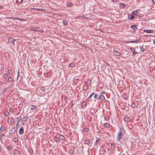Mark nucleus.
Listing matches in <instances>:
<instances>
[{"label": "nucleus", "mask_w": 155, "mask_h": 155, "mask_svg": "<svg viewBox=\"0 0 155 155\" xmlns=\"http://www.w3.org/2000/svg\"><path fill=\"white\" fill-rule=\"evenodd\" d=\"M124 130L122 128H120V130L118 132V134L117 137V141H119L121 138V137L123 136L125 133Z\"/></svg>", "instance_id": "1"}, {"label": "nucleus", "mask_w": 155, "mask_h": 155, "mask_svg": "<svg viewBox=\"0 0 155 155\" xmlns=\"http://www.w3.org/2000/svg\"><path fill=\"white\" fill-rule=\"evenodd\" d=\"M84 143L85 144H87L88 146L90 147L91 145V143H90L89 140H85L84 141Z\"/></svg>", "instance_id": "2"}, {"label": "nucleus", "mask_w": 155, "mask_h": 155, "mask_svg": "<svg viewBox=\"0 0 155 155\" xmlns=\"http://www.w3.org/2000/svg\"><path fill=\"white\" fill-rule=\"evenodd\" d=\"M16 131V130L15 129V127H13L10 130L9 134H14L15 132Z\"/></svg>", "instance_id": "3"}, {"label": "nucleus", "mask_w": 155, "mask_h": 155, "mask_svg": "<svg viewBox=\"0 0 155 155\" xmlns=\"http://www.w3.org/2000/svg\"><path fill=\"white\" fill-rule=\"evenodd\" d=\"M113 54L114 55L117 56H120V53L119 52L117 51H114L113 52Z\"/></svg>", "instance_id": "4"}, {"label": "nucleus", "mask_w": 155, "mask_h": 155, "mask_svg": "<svg viewBox=\"0 0 155 155\" xmlns=\"http://www.w3.org/2000/svg\"><path fill=\"white\" fill-rule=\"evenodd\" d=\"M143 31L145 32H146V33H153V30H143Z\"/></svg>", "instance_id": "5"}, {"label": "nucleus", "mask_w": 155, "mask_h": 155, "mask_svg": "<svg viewBox=\"0 0 155 155\" xmlns=\"http://www.w3.org/2000/svg\"><path fill=\"white\" fill-rule=\"evenodd\" d=\"M15 40L11 38H9L8 39L9 42L13 44V43H14V42L15 41Z\"/></svg>", "instance_id": "6"}, {"label": "nucleus", "mask_w": 155, "mask_h": 155, "mask_svg": "<svg viewBox=\"0 0 155 155\" xmlns=\"http://www.w3.org/2000/svg\"><path fill=\"white\" fill-rule=\"evenodd\" d=\"M138 11V10L133 11L132 12L131 14L132 15H136V16H138L139 18H140V17H141V16H139L138 15H136V14H137V12Z\"/></svg>", "instance_id": "7"}, {"label": "nucleus", "mask_w": 155, "mask_h": 155, "mask_svg": "<svg viewBox=\"0 0 155 155\" xmlns=\"http://www.w3.org/2000/svg\"><path fill=\"white\" fill-rule=\"evenodd\" d=\"M30 108L31 110H35L36 108V106L34 105H31L29 107V108Z\"/></svg>", "instance_id": "8"}, {"label": "nucleus", "mask_w": 155, "mask_h": 155, "mask_svg": "<svg viewBox=\"0 0 155 155\" xmlns=\"http://www.w3.org/2000/svg\"><path fill=\"white\" fill-rule=\"evenodd\" d=\"M24 133V129L22 127H21L19 130V134H23Z\"/></svg>", "instance_id": "9"}, {"label": "nucleus", "mask_w": 155, "mask_h": 155, "mask_svg": "<svg viewBox=\"0 0 155 155\" xmlns=\"http://www.w3.org/2000/svg\"><path fill=\"white\" fill-rule=\"evenodd\" d=\"M130 120L129 117H127V115H126V116L124 118V120L126 122H129Z\"/></svg>", "instance_id": "10"}, {"label": "nucleus", "mask_w": 155, "mask_h": 155, "mask_svg": "<svg viewBox=\"0 0 155 155\" xmlns=\"http://www.w3.org/2000/svg\"><path fill=\"white\" fill-rule=\"evenodd\" d=\"M139 41V40H136L135 41H131L127 42H125V43H138Z\"/></svg>", "instance_id": "11"}, {"label": "nucleus", "mask_w": 155, "mask_h": 155, "mask_svg": "<svg viewBox=\"0 0 155 155\" xmlns=\"http://www.w3.org/2000/svg\"><path fill=\"white\" fill-rule=\"evenodd\" d=\"M128 18L130 19L133 20L134 18V16L133 15H129Z\"/></svg>", "instance_id": "12"}, {"label": "nucleus", "mask_w": 155, "mask_h": 155, "mask_svg": "<svg viewBox=\"0 0 155 155\" xmlns=\"http://www.w3.org/2000/svg\"><path fill=\"white\" fill-rule=\"evenodd\" d=\"M131 28L133 29H137V25H132L131 26Z\"/></svg>", "instance_id": "13"}, {"label": "nucleus", "mask_w": 155, "mask_h": 155, "mask_svg": "<svg viewBox=\"0 0 155 155\" xmlns=\"http://www.w3.org/2000/svg\"><path fill=\"white\" fill-rule=\"evenodd\" d=\"M33 30L34 31H40L41 32H43L42 30H41V31H39V28L38 27L35 28H33Z\"/></svg>", "instance_id": "14"}, {"label": "nucleus", "mask_w": 155, "mask_h": 155, "mask_svg": "<svg viewBox=\"0 0 155 155\" xmlns=\"http://www.w3.org/2000/svg\"><path fill=\"white\" fill-rule=\"evenodd\" d=\"M126 4L123 3H120L119 4L120 6L122 8H124L125 7Z\"/></svg>", "instance_id": "15"}, {"label": "nucleus", "mask_w": 155, "mask_h": 155, "mask_svg": "<svg viewBox=\"0 0 155 155\" xmlns=\"http://www.w3.org/2000/svg\"><path fill=\"white\" fill-rule=\"evenodd\" d=\"M13 153L15 155H17V154H19V152L17 150H14Z\"/></svg>", "instance_id": "16"}, {"label": "nucleus", "mask_w": 155, "mask_h": 155, "mask_svg": "<svg viewBox=\"0 0 155 155\" xmlns=\"http://www.w3.org/2000/svg\"><path fill=\"white\" fill-rule=\"evenodd\" d=\"M132 103L131 104V107L133 108H134L136 106V104L134 102H133V101L132 100Z\"/></svg>", "instance_id": "17"}, {"label": "nucleus", "mask_w": 155, "mask_h": 155, "mask_svg": "<svg viewBox=\"0 0 155 155\" xmlns=\"http://www.w3.org/2000/svg\"><path fill=\"white\" fill-rule=\"evenodd\" d=\"M31 10L33 9L35 10H36L38 11H41L42 10L41 9L39 8H31Z\"/></svg>", "instance_id": "18"}, {"label": "nucleus", "mask_w": 155, "mask_h": 155, "mask_svg": "<svg viewBox=\"0 0 155 155\" xmlns=\"http://www.w3.org/2000/svg\"><path fill=\"white\" fill-rule=\"evenodd\" d=\"M94 97L95 99H98L100 98V96L97 94H95Z\"/></svg>", "instance_id": "19"}, {"label": "nucleus", "mask_w": 155, "mask_h": 155, "mask_svg": "<svg viewBox=\"0 0 155 155\" xmlns=\"http://www.w3.org/2000/svg\"><path fill=\"white\" fill-rule=\"evenodd\" d=\"M59 137L60 139L62 140H63L65 138L64 137L63 135H59Z\"/></svg>", "instance_id": "20"}, {"label": "nucleus", "mask_w": 155, "mask_h": 155, "mask_svg": "<svg viewBox=\"0 0 155 155\" xmlns=\"http://www.w3.org/2000/svg\"><path fill=\"white\" fill-rule=\"evenodd\" d=\"M86 102L85 101H83L81 103V105L82 107L83 106H85L86 104Z\"/></svg>", "instance_id": "21"}, {"label": "nucleus", "mask_w": 155, "mask_h": 155, "mask_svg": "<svg viewBox=\"0 0 155 155\" xmlns=\"http://www.w3.org/2000/svg\"><path fill=\"white\" fill-rule=\"evenodd\" d=\"M27 117H24L22 118V120L23 122L25 123L27 121V119L26 118Z\"/></svg>", "instance_id": "22"}, {"label": "nucleus", "mask_w": 155, "mask_h": 155, "mask_svg": "<svg viewBox=\"0 0 155 155\" xmlns=\"http://www.w3.org/2000/svg\"><path fill=\"white\" fill-rule=\"evenodd\" d=\"M131 51L133 52V54L134 55H135L137 53V51H135V49H134L133 50L132 49Z\"/></svg>", "instance_id": "23"}, {"label": "nucleus", "mask_w": 155, "mask_h": 155, "mask_svg": "<svg viewBox=\"0 0 155 155\" xmlns=\"http://www.w3.org/2000/svg\"><path fill=\"white\" fill-rule=\"evenodd\" d=\"M88 87L87 85H84L83 89L85 91H86V90H87L88 89Z\"/></svg>", "instance_id": "24"}, {"label": "nucleus", "mask_w": 155, "mask_h": 155, "mask_svg": "<svg viewBox=\"0 0 155 155\" xmlns=\"http://www.w3.org/2000/svg\"><path fill=\"white\" fill-rule=\"evenodd\" d=\"M110 124L108 123H106L104 124V126L105 127H107L109 126Z\"/></svg>", "instance_id": "25"}, {"label": "nucleus", "mask_w": 155, "mask_h": 155, "mask_svg": "<svg viewBox=\"0 0 155 155\" xmlns=\"http://www.w3.org/2000/svg\"><path fill=\"white\" fill-rule=\"evenodd\" d=\"M100 99L101 100H104L105 99V97H104V96L102 95H101L100 96Z\"/></svg>", "instance_id": "26"}, {"label": "nucleus", "mask_w": 155, "mask_h": 155, "mask_svg": "<svg viewBox=\"0 0 155 155\" xmlns=\"http://www.w3.org/2000/svg\"><path fill=\"white\" fill-rule=\"evenodd\" d=\"M9 114V113L8 112V111H5V114H4V115L5 116H8Z\"/></svg>", "instance_id": "27"}, {"label": "nucleus", "mask_w": 155, "mask_h": 155, "mask_svg": "<svg viewBox=\"0 0 155 155\" xmlns=\"http://www.w3.org/2000/svg\"><path fill=\"white\" fill-rule=\"evenodd\" d=\"M94 94V93L93 92L92 94L88 97V99H91L92 96Z\"/></svg>", "instance_id": "28"}, {"label": "nucleus", "mask_w": 155, "mask_h": 155, "mask_svg": "<svg viewBox=\"0 0 155 155\" xmlns=\"http://www.w3.org/2000/svg\"><path fill=\"white\" fill-rule=\"evenodd\" d=\"M54 139L56 142H58L59 140L58 138L56 137H54Z\"/></svg>", "instance_id": "29"}, {"label": "nucleus", "mask_w": 155, "mask_h": 155, "mask_svg": "<svg viewBox=\"0 0 155 155\" xmlns=\"http://www.w3.org/2000/svg\"><path fill=\"white\" fill-rule=\"evenodd\" d=\"M73 5V4L71 2H68L67 3V5L69 7H71Z\"/></svg>", "instance_id": "30"}, {"label": "nucleus", "mask_w": 155, "mask_h": 155, "mask_svg": "<svg viewBox=\"0 0 155 155\" xmlns=\"http://www.w3.org/2000/svg\"><path fill=\"white\" fill-rule=\"evenodd\" d=\"M8 80L11 82L12 81L13 79L11 77H10L8 78Z\"/></svg>", "instance_id": "31"}, {"label": "nucleus", "mask_w": 155, "mask_h": 155, "mask_svg": "<svg viewBox=\"0 0 155 155\" xmlns=\"http://www.w3.org/2000/svg\"><path fill=\"white\" fill-rule=\"evenodd\" d=\"M74 65V64L73 63H71L69 64V67H73Z\"/></svg>", "instance_id": "32"}, {"label": "nucleus", "mask_w": 155, "mask_h": 155, "mask_svg": "<svg viewBox=\"0 0 155 155\" xmlns=\"http://www.w3.org/2000/svg\"><path fill=\"white\" fill-rule=\"evenodd\" d=\"M3 130V127L2 126H1L0 129V133H2Z\"/></svg>", "instance_id": "33"}, {"label": "nucleus", "mask_w": 155, "mask_h": 155, "mask_svg": "<svg viewBox=\"0 0 155 155\" xmlns=\"http://www.w3.org/2000/svg\"><path fill=\"white\" fill-rule=\"evenodd\" d=\"M100 141V138H97V139L96 140L95 144H97V143L99 142Z\"/></svg>", "instance_id": "34"}, {"label": "nucleus", "mask_w": 155, "mask_h": 155, "mask_svg": "<svg viewBox=\"0 0 155 155\" xmlns=\"http://www.w3.org/2000/svg\"><path fill=\"white\" fill-rule=\"evenodd\" d=\"M8 73L9 74H12V71L11 70L9 69L8 70Z\"/></svg>", "instance_id": "35"}, {"label": "nucleus", "mask_w": 155, "mask_h": 155, "mask_svg": "<svg viewBox=\"0 0 155 155\" xmlns=\"http://www.w3.org/2000/svg\"><path fill=\"white\" fill-rule=\"evenodd\" d=\"M63 23L64 25H66L67 24V22L65 20L63 21Z\"/></svg>", "instance_id": "36"}, {"label": "nucleus", "mask_w": 155, "mask_h": 155, "mask_svg": "<svg viewBox=\"0 0 155 155\" xmlns=\"http://www.w3.org/2000/svg\"><path fill=\"white\" fill-rule=\"evenodd\" d=\"M83 131L84 132H87L88 131V129L87 128H85L84 129Z\"/></svg>", "instance_id": "37"}, {"label": "nucleus", "mask_w": 155, "mask_h": 155, "mask_svg": "<svg viewBox=\"0 0 155 155\" xmlns=\"http://www.w3.org/2000/svg\"><path fill=\"white\" fill-rule=\"evenodd\" d=\"M12 147H11L10 146H8L7 147V149L8 150H12Z\"/></svg>", "instance_id": "38"}, {"label": "nucleus", "mask_w": 155, "mask_h": 155, "mask_svg": "<svg viewBox=\"0 0 155 155\" xmlns=\"http://www.w3.org/2000/svg\"><path fill=\"white\" fill-rule=\"evenodd\" d=\"M8 74L7 73H5L4 75V78H6L8 76Z\"/></svg>", "instance_id": "39"}, {"label": "nucleus", "mask_w": 155, "mask_h": 155, "mask_svg": "<svg viewBox=\"0 0 155 155\" xmlns=\"http://www.w3.org/2000/svg\"><path fill=\"white\" fill-rule=\"evenodd\" d=\"M14 139L15 142H18V139L16 137L14 138Z\"/></svg>", "instance_id": "40"}, {"label": "nucleus", "mask_w": 155, "mask_h": 155, "mask_svg": "<svg viewBox=\"0 0 155 155\" xmlns=\"http://www.w3.org/2000/svg\"><path fill=\"white\" fill-rule=\"evenodd\" d=\"M12 119H10L8 121V122L10 124H11L12 123Z\"/></svg>", "instance_id": "41"}, {"label": "nucleus", "mask_w": 155, "mask_h": 155, "mask_svg": "<svg viewBox=\"0 0 155 155\" xmlns=\"http://www.w3.org/2000/svg\"><path fill=\"white\" fill-rule=\"evenodd\" d=\"M14 110L13 108H10L9 109V111L10 112H13Z\"/></svg>", "instance_id": "42"}, {"label": "nucleus", "mask_w": 155, "mask_h": 155, "mask_svg": "<svg viewBox=\"0 0 155 155\" xmlns=\"http://www.w3.org/2000/svg\"><path fill=\"white\" fill-rule=\"evenodd\" d=\"M78 79H75L74 80V83H75V84L78 81Z\"/></svg>", "instance_id": "43"}, {"label": "nucleus", "mask_w": 155, "mask_h": 155, "mask_svg": "<svg viewBox=\"0 0 155 155\" xmlns=\"http://www.w3.org/2000/svg\"><path fill=\"white\" fill-rule=\"evenodd\" d=\"M4 136L5 135L3 134H0V139H1V138L2 137Z\"/></svg>", "instance_id": "44"}, {"label": "nucleus", "mask_w": 155, "mask_h": 155, "mask_svg": "<svg viewBox=\"0 0 155 155\" xmlns=\"http://www.w3.org/2000/svg\"><path fill=\"white\" fill-rule=\"evenodd\" d=\"M111 145L114 148L115 147V144L114 143H111Z\"/></svg>", "instance_id": "45"}, {"label": "nucleus", "mask_w": 155, "mask_h": 155, "mask_svg": "<svg viewBox=\"0 0 155 155\" xmlns=\"http://www.w3.org/2000/svg\"><path fill=\"white\" fill-rule=\"evenodd\" d=\"M109 116H107V115H106V116L105 117V120L109 119Z\"/></svg>", "instance_id": "46"}, {"label": "nucleus", "mask_w": 155, "mask_h": 155, "mask_svg": "<svg viewBox=\"0 0 155 155\" xmlns=\"http://www.w3.org/2000/svg\"><path fill=\"white\" fill-rule=\"evenodd\" d=\"M42 90V91H43L44 90H45V87L43 86V87H41V88H40Z\"/></svg>", "instance_id": "47"}, {"label": "nucleus", "mask_w": 155, "mask_h": 155, "mask_svg": "<svg viewBox=\"0 0 155 155\" xmlns=\"http://www.w3.org/2000/svg\"><path fill=\"white\" fill-rule=\"evenodd\" d=\"M71 107H72V106L74 105V103L73 102V101H72L71 102Z\"/></svg>", "instance_id": "48"}, {"label": "nucleus", "mask_w": 155, "mask_h": 155, "mask_svg": "<svg viewBox=\"0 0 155 155\" xmlns=\"http://www.w3.org/2000/svg\"><path fill=\"white\" fill-rule=\"evenodd\" d=\"M140 50H141V51H145V50H144V49L143 48H142H142H140Z\"/></svg>", "instance_id": "49"}, {"label": "nucleus", "mask_w": 155, "mask_h": 155, "mask_svg": "<svg viewBox=\"0 0 155 155\" xmlns=\"http://www.w3.org/2000/svg\"><path fill=\"white\" fill-rule=\"evenodd\" d=\"M20 74H19V71H18V73L17 74V78H18L19 77Z\"/></svg>", "instance_id": "50"}, {"label": "nucleus", "mask_w": 155, "mask_h": 155, "mask_svg": "<svg viewBox=\"0 0 155 155\" xmlns=\"http://www.w3.org/2000/svg\"><path fill=\"white\" fill-rule=\"evenodd\" d=\"M74 152V150H70V153H73Z\"/></svg>", "instance_id": "51"}, {"label": "nucleus", "mask_w": 155, "mask_h": 155, "mask_svg": "<svg viewBox=\"0 0 155 155\" xmlns=\"http://www.w3.org/2000/svg\"><path fill=\"white\" fill-rule=\"evenodd\" d=\"M7 90V88H4L3 89V90L4 91H3V93H4L6 91V90Z\"/></svg>", "instance_id": "52"}, {"label": "nucleus", "mask_w": 155, "mask_h": 155, "mask_svg": "<svg viewBox=\"0 0 155 155\" xmlns=\"http://www.w3.org/2000/svg\"><path fill=\"white\" fill-rule=\"evenodd\" d=\"M101 94H105V92L104 91H102L101 92Z\"/></svg>", "instance_id": "53"}, {"label": "nucleus", "mask_w": 155, "mask_h": 155, "mask_svg": "<svg viewBox=\"0 0 155 155\" xmlns=\"http://www.w3.org/2000/svg\"><path fill=\"white\" fill-rule=\"evenodd\" d=\"M29 150L30 152H33V150L31 149H29Z\"/></svg>", "instance_id": "54"}, {"label": "nucleus", "mask_w": 155, "mask_h": 155, "mask_svg": "<svg viewBox=\"0 0 155 155\" xmlns=\"http://www.w3.org/2000/svg\"><path fill=\"white\" fill-rule=\"evenodd\" d=\"M83 17V16H78V17H77V18H82Z\"/></svg>", "instance_id": "55"}, {"label": "nucleus", "mask_w": 155, "mask_h": 155, "mask_svg": "<svg viewBox=\"0 0 155 155\" xmlns=\"http://www.w3.org/2000/svg\"><path fill=\"white\" fill-rule=\"evenodd\" d=\"M152 2L153 3V4H155V2L154 1V0H151Z\"/></svg>", "instance_id": "56"}, {"label": "nucleus", "mask_w": 155, "mask_h": 155, "mask_svg": "<svg viewBox=\"0 0 155 155\" xmlns=\"http://www.w3.org/2000/svg\"><path fill=\"white\" fill-rule=\"evenodd\" d=\"M107 64V65L109 66H110V64H108V63H107V62H106Z\"/></svg>", "instance_id": "57"}, {"label": "nucleus", "mask_w": 155, "mask_h": 155, "mask_svg": "<svg viewBox=\"0 0 155 155\" xmlns=\"http://www.w3.org/2000/svg\"><path fill=\"white\" fill-rule=\"evenodd\" d=\"M117 0H112L113 2H116Z\"/></svg>", "instance_id": "58"}, {"label": "nucleus", "mask_w": 155, "mask_h": 155, "mask_svg": "<svg viewBox=\"0 0 155 155\" xmlns=\"http://www.w3.org/2000/svg\"><path fill=\"white\" fill-rule=\"evenodd\" d=\"M23 1V0H21V1L20 2V3H21Z\"/></svg>", "instance_id": "59"}, {"label": "nucleus", "mask_w": 155, "mask_h": 155, "mask_svg": "<svg viewBox=\"0 0 155 155\" xmlns=\"http://www.w3.org/2000/svg\"><path fill=\"white\" fill-rule=\"evenodd\" d=\"M154 44H155V40H154V41H153Z\"/></svg>", "instance_id": "60"}, {"label": "nucleus", "mask_w": 155, "mask_h": 155, "mask_svg": "<svg viewBox=\"0 0 155 155\" xmlns=\"http://www.w3.org/2000/svg\"><path fill=\"white\" fill-rule=\"evenodd\" d=\"M16 2L17 3H18V1H16Z\"/></svg>", "instance_id": "61"}, {"label": "nucleus", "mask_w": 155, "mask_h": 155, "mask_svg": "<svg viewBox=\"0 0 155 155\" xmlns=\"http://www.w3.org/2000/svg\"><path fill=\"white\" fill-rule=\"evenodd\" d=\"M48 74V72H47V73H46V74Z\"/></svg>", "instance_id": "62"}, {"label": "nucleus", "mask_w": 155, "mask_h": 155, "mask_svg": "<svg viewBox=\"0 0 155 155\" xmlns=\"http://www.w3.org/2000/svg\"><path fill=\"white\" fill-rule=\"evenodd\" d=\"M16 127L17 128V129H18V127L16 126Z\"/></svg>", "instance_id": "63"}, {"label": "nucleus", "mask_w": 155, "mask_h": 155, "mask_svg": "<svg viewBox=\"0 0 155 155\" xmlns=\"http://www.w3.org/2000/svg\"><path fill=\"white\" fill-rule=\"evenodd\" d=\"M1 68H3H3H4V67H1Z\"/></svg>", "instance_id": "64"}]
</instances>
